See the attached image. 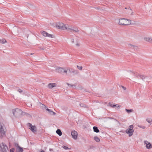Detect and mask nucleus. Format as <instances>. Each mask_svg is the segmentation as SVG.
I'll return each mask as SVG.
<instances>
[{"label":"nucleus","instance_id":"47","mask_svg":"<svg viewBox=\"0 0 152 152\" xmlns=\"http://www.w3.org/2000/svg\"><path fill=\"white\" fill-rule=\"evenodd\" d=\"M40 152H45L44 151H41Z\"/></svg>","mask_w":152,"mask_h":152},{"label":"nucleus","instance_id":"17","mask_svg":"<svg viewBox=\"0 0 152 152\" xmlns=\"http://www.w3.org/2000/svg\"><path fill=\"white\" fill-rule=\"evenodd\" d=\"M109 118L110 119H111L113 120V123H115V124H116L117 123H118L119 124V125H120V123H119V122L116 119L114 118Z\"/></svg>","mask_w":152,"mask_h":152},{"label":"nucleus","instance_id":"3","mask_svg":"<svg viewBox=\"0 0 152 152\" xmlns=\"http://www.w3.org/2000/svg\"><path fill=\"white\" fill-rule=\"evenodd\" d=\"M12 112L13 115L16 117H20L22 113V111L18 108H16L12 110Z\"/></svg>","mask_w":152,"mask_h":152},{"label":"nucleus","instance_id":"39","mask_svg":"<svg viewBox=\"0 0 152 152\" xmlns=\"http://www.w3.org/2000/svg\"><path fill=\"white\" fill-rule=\"evenodd\" d=\"M18 91L20 93H21L23 92V91L20 89H19Z\"/></svg>","mask_w":152,"mask_h":152},{"label":"nucleus","instance_id":"10","mask_svg":"<svg viewBox=\"0 0 152 152\" xmlns=\"http://www.w3.org/2000/svg\"><path fill=\"white\" fill-rule=\"evenodd\" d=\"M126 19L123 18L119 19L118 24L120 25L126 26Z\"/></svg>","mask_w":152,"mask_h":152},{"label":"nucleus","instance_id":"22","mask_svg":"<svg viewBox=\"0 0 152 152\" xmlns=\"http://www.w3.org/2000/svg\"><path fill=\"white\" fill-rule=\"evenodd\" d=\"M126 26L129 25L131 24V21L129 19H126Z\"/></svg>","mask_w":152,"mask_h":152},{"label":"nucleus","instance_id":"23","mask_svg":"<svg viewBox=\"0 0 152 152\" xmlns=\"http://www.w3.org/2000/svg\"><path fill=\"white\" fill-rule=\"evenodd\" d=\"M0 42L1 43L4 44L7 42V41L5 39H3L0 40Z\"/></svg>","mask_w":152,"mask_h":152},{"label":"nucleus","instance_id":"18","mask_svg":"<svg viewBox=\"0 0 152 152\" xmlns=\"http://www.w3.org/2000/svg\"><path fill=\"white\" fill-rule=\"evenodd\" d=\"M15 146L17 147L18 148H19V152H23V149L20 147L19 145L17 143L15 144Z\"/></svg>","mask_w":152,"mask_h":152},{"label":"nucleus","instance_id":"50","mask_svg":"<svg viewBox=\"0 0 152 152\" xmlns=\"http://www.w3.org/2000/svg\"><path fill=\"white\" fill-rule=\"evenodd\" d=\"M127 9V8H126V7H125V9Z\"/></svg>","mask_w":152,"mask_h":152},{"label":"nucleus","instance_id":"24","mask_svg":"<svg viewBox=\"0 0 152 152\" xmlns=\"http://www.w3.org/2000/svg\"><path fill=\"white\" fill-rule=\"evenodd\" d=\"M79 104L80 105V106L82 107H85V108L88 107H87V106H86V104H84L80 103Z\"/></svg>","mask_w":152,"mask_h":152},{"label":"nucleus","instance_id":"5","mask_svg":"<svg viewBox=\"0 0 152 152\" xmlns=\"http://www.w3.org/2000/svg\"><path fill=\"white\" fill-rule=\"evenodd\" d=\"M0 133L1 134L0 137H2L5 135V131L3 128V124H1L0 122Z\"/></svg>","mask_w":152,"mask_h":152},{"label":"nucleus","instance_id":"26","mask_svg":"<svg viewBox=\"0 0 152 152\" xmlns=\"http://www.w3.org/2000/svg\"><path fill=\"white\" fill-rule=\"evenodd\" d=\"M49 114L51 115H55L56 114V113L54 112L51 110L49 113Z\"/></svg>","mask_w":152,"mask_h":152},{"label":"nucleus","instance_id":"7","mask_svg":"<svg viewBox=\"0 0 152 152\" xmlns=\"http://www.w3.org/2000/svg\"><path fill=\"white\" fill-rule=\"evenodd\" d=\"M69 30H70V31H68V32H72V31H73L74 32H77L79 31V30L77 28L72 27V26L68 25V27L67 31H69Z\"/></svg>","mask_w":152,"mask_h":152},{"label":"nucleus","instance_id":"43","mask_svg":"<svg viewBox=\"0 0 152 152\" xmlns=\"http://www.w3.org/2000/svg\"><path fill=\"white\" fill-rule=\"evenodd\" d=\"M76 45L77 46H79L80 45H79V44L77 43L76 44Z\"/></svg>","mask_w":152,"mask_h":152},{"label":"nucleus","instance_id":"36","mask_svg":"<svg viewBox=\"0 0 152 152\" xmlns=\"http://www.w3.org/2000/svg\"><path fill=\"white\" fill-rule=\"evenodd\" d=\"M63 148L64 149H65V150H67V149H69L68 147H67L65 146H64L63 147Z\"/></svg>","mask_w":152,"mask_h":152},{"label":"nucleus","instance_id":"45","mask_svg":"<svg viewBox=\"0 0 152 152\" xmlns=\"http://www.w3.org/2000/svg\"><path fill=\"white\" fill-rule=\"evenodd\" d=\"M134 12H132L131 14V15H133V14Z\"/></svg>","mask_w":152,"mask_h":152},{"label":"nucleus","instance_id":"19","mask_svg":"<svg viewBox=\"0 0 152 152\" xmlns=\"http://www.w3.org/2000/svg\"><path fill=\"white\" fill-rule=\"evenodd\" d=\"M18 29L17 28L15 27L13 28V31L14 32V33L16 35L18 33Z\"/></svg>","mask_w":152,"mask_h":152},{"label":"nucleus","instance_id":"32","mask_svg":"<svg viewBox=\"0 0 152 152\" xmlns=\"http://www.w3.org/2000/svg\"><path fill=\"white\" fill-rule=\"evenodd\" d=\"M77 69L80 70H82L83 68V67L81 66H79L78 65H77Z\"/></svg>","mask_w":152,"mask_h":152},{"label":"nucleus","instance_id":"2","mask_svg":"<svg viewBox=\"0 0 152 152\" xmlns=\"http://www.w3.org/2000/svg\"><path fill=\"white\" fill-rule=\"evenodd\" d=\"M56 27L59 29L64 30H67L68 27V25L67 24H64L62 22H58L56 23Z\"/></svg>","mask_w":152,"mask_h":152},{"label":"nucleus","instance_id":"25","mask_svg":"<svg viewBox=\"0 0 152 152\" xmlns=\"http://www.w3.org/2000/svg\"><path fill=\"white\" fill-rule=\"evenodd\" d=\"M94 139L97 142H99L100 141V140L97 136H96L94 137Z\"/></svg>","mask_w":152,"mask_h":152},{"label":"nucleus","instance_id":"31","mask_svg":"<svg viewBox=\"0 0 152 152\" xmlns=\"http://www.w3.org/2000/svg\"><path fill=\"white\" fill-rule=\"evenodd\" d=\"M146 121L149 123H151L152 122V119L151 118H147L146 119Z\"/></svg>","mask_w":152,"mask_h":152},{"label":"nucleus","instance_id":"16","mask_svg":"<svg viewBox=\"0 0 152 152\" xmlns=\"http://www.w3.org/2000/svg\"><path fill=\"white\" fill-rule=\"evenodd\" d=\"M128 46L131 49H135L137 48V46H134L130 44H128Z\"/></svg>","mask_w":152,"mask_h":152},{"label":"nucleus","instance_id":"11","mask_svg":"<svg viewBox=\"0 0 152 152\" xmlns=\"http://www.w3.org/2000/svg\"><path fill=\"white\" fill-rule=\"evenodd\" d=\"M71 135L72 138L76 140L77 139L78 134L76 131L75 130L72 131L71 132Z\"/></svg>","mask_w":152,"mask_h":152},{"label":"nucleus","instance_id":"35","mask_svg":"<svg viewBox=\"0 0 152 152\" xmlns=\"http://www.w3.org/2000/svg\"><path fill=\"white\" fill-rule=\"evenodd\" d=\"M109 105L111 107H113V105L111 103L109 102Z\"/></svg>","mask_w":152,"mask_h":152},{"label":"nucleus","instance_id":"37","mask_svg":"<svg viewBox=\"0 0 152 152\" xmlns=\"http://www.w3.org/2000/svg\"><path fill=\"white\" fill-rule=\"evenodd\" d=\"M46 110L48 111V113L49 114L50 113V112L51 111V110H50V109H49L48 108H47L46 109Z\"/></svg>","mask_w":152,"mask_h":152},{"label":"nucleus","instance_id":"30","mask_svg":"<svg viewBox=\"0 0 152 152\" xmlns=\"http://www.w3.org/2000/svg\"><path fill=\"white\" fill-rule=\"evenodd\" d=\"M41 104L42 105L41 106V107H42L43 108L45 109L46 110V109L47 108V107L45 105H44V104H43L41 103Z\"/></svg>","mask_w":152,"mask_h":152},{"label":"nucleus","instance_id":"9","mask_svg":"<svg viewBox=\"0 0 152 152\" xmlns=\"http://www.w3.org/2000/svg\"><path fill=\"white\" fill-rule=\"evenodd\" d=\"M41 33L42 35L45 37H47L51 38L54 37V36L53 35L50 34L45 31H41Z\"/></svg>","mask_w":152,"mask_h":152},{"label":"nucleus","instance_id":"1","mask_svg":"<svg viewBox=\"0 0 152 152\" xmlns=\"http://www.w3.org/2000/svg\"><path fill=\"white\" fill-rule=\"evenodd\" d=\"M56 72L59 73L62 75H65L68 76H71L72 74V75H77L79 72L78 71L71 68L69 67H58L56 69Z\"/></svg>","mask_w":152,"mask_h":152},{"label":"nucleus","instance_id":"14","mask_svg":"<svg viewBox=\"0 0 152 152\" xmlns=\"http://www.w3.org/2000/svg\"><path fill=\"white\" fill-rule=\"evenodd\" d=\"M57 85L55 83H50L48 85V87L50 89H52L54 87H55Z\"/></svg>","mask_w":152,"mask_h":152},{"label":"nucleus","instance_id":"48","mask_svg":"<svg viewBox=\"0 0 152 152\" xmlns=\"http://www.w3.org/2000/svg\"><path fill=\"white\" fill-rule=\"evenodd\" d=\"M33 54V53H31V55H32V54Z\"/></svg>","mask_w":152,"mask_h":152},{"label":"nucleus","instance_id":"34","mask_svg":"<svg viewBox=\"0 0 152 152\" xmlns=\"http://www.w3.org/2000/svg\"><path fill=\"white\" fill-rule=\"evenodd\" d=\"M15 151V149L12 148L10 149V152H14Z\"/></svg>","mask_w":152,"mask_h":152},{"label":"nucleus","instance_id":"44","mask_svg":"<svg viewBox=\"0 0 152 152\" xmlns=\"http://www.w3.org/2000/svg\"><path fill=\"white\" fill-rule=\"evenodd\" d=\"M41 49L42 50H44L45 48H41Z\"/></svg>","mask_w":152,"mask_h":152},{"label":"nucleus","instance_id":"4","mask_svg":"<svg viewBox=\"0 0 152 152\" xmlns=\"http://www.w3.org/2000/svg\"><path fill=\"white\" fill-rule=\"evenodd\" d=\"M131 72L134 74V75L135 76V77L137 78V79H141L143 80H144V79L146 77L145 76L143 75H140L135 72Z\"/></svg>","mask_w":152,"mask_h":152},{"label":"nucleus","instance_id":"13","mask_svg":"<svg viewBox=\"0 0 152 152\" xmlns=\"http://www.w3.org/2000/svg\"><path fill=\"white\" fill-rule=\"evenodd\" d=\"M145 144H146V147L147 149H150L152 148V145L150 142L147 140L144 141Z\"/></svg>","mask_w":152,"mask_h":152},{"label":"nucleus","instance_id":"40","mask_svg":"<svg viewBox=\"0 0 152 152\" xmlns=\"http://www.w3.org/2000/svg\"><path fill=\"white\" fill-rule=\"evenodd\" d=\"M140 127L142 128V129H144L145 128V126H141Z\"/></svg>","mask_w":152,"mask_h":152},{"label":"nucleus","instance_id":"20","mask_svg":"<svg viewBox=\"0 0 152 152\" xmlns=\"http://www.w3.org/2000/svg\"><path fill=\"white\" fill-rule=\"evenodd\" d=\"M56 133L58 134L59 136H61L62 134V133L59 129H58L56 131Z\"/></svg>","mask_w":152,"mask_h":152},{"label":"nucleus","instance_id":"46","mask_svg":"<svg viewBox=\"0 0 152 152\" xmlns=\"http://www.w3.org/2000/svg\"><path fill=\"white\" fill-rule=\"evenodd\" d=\"M95 9H98V8L97 7H95Z\"/></svg>","mask_w":152,"mask_h":152},{"label":"nucleus","instance_id":"6","mask_svg":"<svg viewBox=\"0 0 152 152\" xmlns=\"http://www.w3.org/2000/svg\"><path fill=\"white\" fill-rule=\"evenodd\" d=\"M0 147L2 152H7L8 150V148L7 146L3 143H1L0 145Z\"/></svg>","mask_w":152,"mask_h":152},{"label":"nucleus","instance_id":"41","mask_svg":"<svg viewBox=\"0 0 152 152\" xmlns=\"http://www.w3.org/2000/svg\"><path fill=\"white\" fill-rule=\"evenodd\" d=\"M113 107H118L116 105H115V104H113Z\"/></svg>","mask_w":152,"mask_h":152},{"label":"nucleus","instance_id":"49","mask_svg":"<svg viewBox=\"0 0 152 152\" xmlns=\"http://www.w3.org/2000/svg\"><path fill=\"white\" fill-rule=\"evenodd\" d=\"M130 10H131V9L130 8Z\"/></svg>","mask_w":152,"mask_h":152},{"label":"nucleus","instance_id":"8","mask_svg":"<svg viewBox=\"0 0 152 152\" xmlns=\"http://www.w3.org/2000/svg\"><path fill=\"white\" fill-rule=\"evenodd\" d=\"M29 126V129L34 133H35L37 132V128L35 126H32V124L30 123L28 124Z\"/></svg>","mask_w":152,"mask_h":152},{"label":"nucleus","instance_id":"38","mask_svg":"<svg viewBox=\"0 0 152 152\" xmlns=\"http://www.w3.org/2000/svg\"><path fill=\"white\" fill-rule=\"evenodd\" d=\"M121 87L124 90H126V88L125 87H124L123 86H121Z\"/></svg>","mask_w":152,"mask_h":152},{"label":"nucleus","instance_id":"29","mask_svg":"<svg viewBox=\"0 0 152 152\" xmlns=\"http://www.w3.org/2000/svg\"><path fill=\"white\" fill-rule=\"evenodd\" d=\"M134 126L133 125H131L129 126V128L128 129H130L132 130H134L133 129Z\"/></svg>","mask_w":152,"mask_h":152},{"label":"nucleus","instance_id":"21","mask_svg":"<svg viewBox=\"0 0 152 152\" xmlns=\"http://www.w3.org/2000/svg\"><path fill=\"white\" fill-rule=\"evenodd\" d=\"M94 131L96 133H98L99 132V130L98 129V128L96 126H94L93 127Z\"/></svg>","mask_w":152,"mask_h":152},{"label":"nucleus","instance_id":"15","mask_svg":"<svg viewBox=\"0 0 152 152\" xmlns=\"http://www.w3.org/2000/svg\"><path fill=\"white\" fill-rule=\"evenodd\" d=\"M145 41L150 43H152V38L149 37H146L144 38Z\"/></svg>","mask_w":152,"mask_h":152},{"label":"nucleus","instance_id":"28","mask_svg":"<svg viewBox=\"0 0 152 152\" xmlns=\"http://www.w3.org/2000/svg\"><path fill=\"white\" fill-rule=\"evenodd\" d=\"M125 110L128 113H131L133 111V110L132 109L129 110V109H126Z\"/></svg>","mask_w":152,"mask_h":152},{"label":"nucleus","instance_id":"12","mask_svg":"<svg viewBox=\"0 0 152 152\" xmlns=\"http://www.w3.org/2000/svg\"><path fill=\"white\" fill-rule=\"evenodd\" d=\"M134 130H132L130 129H127L125 131V132L129 134V137L131 136L133 134Z\"/></svg>","mask_w":152,"mask_h":152},{"label":"nucleus","instance_id":"27","mask_svg":"<svg viewBox=\"0 0 152 152\" xmlns=\"http://www.w3.org/2000/svg\"><path fill=\"white\" fill-rule=\"evenodd\" d=\"M78 89L79 90H82L83 89V87L81 85H79L78 88H75V89Z\"/></svg>","mask_w":152,"mask_h":152},{"label":"nucleus","instance_id":"42","mask_svg":"<svg viewBox=\"0 0 152 152\" xmlns=\"http://www.w3.org/2000/svg\"><path fill=\"white\" fill-rule=\"evenodd\" d=\"M72 43H73L74 42V39H72Z\"/></svg>","mask_w":152,"mask_h":152},{"label":"nucleus","instance_id":"33","mask_svg":"<svg viewBox=\"0 0 152 152\" xmlns=\"http://www.w3.org/2000/svg\"><path fill=\"white\" fill-rule=\"evenodd\" d=\"M67 84L70 87H72L73 86H74V87H75V86L74 85H71V84H69V83H67Z\"/></svg>","mask_w":152,"mask_h":152}]
</instances>
